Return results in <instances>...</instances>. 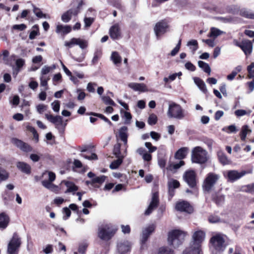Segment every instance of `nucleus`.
Here are the masks:
<instances>
[{
    "label": "nucleus",
    "instance_id": "f257e3e1",
    "mask_svg": "<svg viewBox=\"0 0 254 254\" xmlns=\"http://www.w3.org/2000/svg\"><path fill=\"white\" fill-rule=\"evenodd\" d=\"M205 233L202 230H198L192 235L193 244L192 246L187 249L184 254H202L201 252V244L204 240Z\"/></svg>",
    "mask_w": 254,
    "mask_h": 254
},
{
    "label": "nucleus",
    "instance_id": "f03ea898",
    "mask_svg": "<svg viewBox=\"0 0 254 254\" xmlns=\"http://www.w3.org/2000/svg\"><path fill=\"white\" fill-rule=\"evenodd\" d=\"M210 242L212 254H220L226 248L223 235L221 234L214 235Z\"/></svg>",
    "mask_w": 254,
    "mask_h": 254
},
{
    "label": "nucleus",
    "instance_id": "7ed1b4c3",
    "mask_svg": "<svg viewBox=\"0 0 254 254\" xmlns=\"http://www.w3.org/2000/svg\"><path fill=\"white\" fill-rule=\"evenodd\" d=\"M186 234L185 232L179 230L171 231L168 233V243L174 248H177L182 243Z\"/></svg>",
    "mask_w": 254,
    "mask_h": 254
},
{
    "label": "nucleus",
    "instance_id": "20e7f679",
    "mask_svg": "<svg viewBox=\"0 0 254 254\" xmlns=\"http://www.w3.org/2000/svg\"><path fill=\"white\" fill-rule=\"evenodd\" d=\"M116 229L110 224H103L99 227L98 236L103 241H108L114 236Z\"/></svg>",
    "mask_w": 254,
    "mask_h": 254
},
{
    "label": "nucleus",
    "instance_id": "39448f33",
    "mask_svg": "<svg viewBox=\"0 0 254 254\" xmlns=\"http://www.w3.org/2000/svg\"><path fill=\"white\" fill-rule=\"evenodd\" d=\"M207 151L200 146L194 147L191 152L192 162L198 164H204L207 161Z\"/></svg>",
    "mask_w": 254,
    "mask_h": 254
},
{
    "label": "nucleus",
    "instance_id": "423d86ee",
    "mask_svg": "<svg viewBox=\"0 0 254 254\" xmlns=\"http://www.w3.org/2000/svg\"><path fill=\"white\" fill-rule=\"evenodd\" d=\"M45 177H47L48 180H44L42 181L41 183L43 186L53 192L58 193L59 191L58 186L53 184V182H54L56 179L55 174L52 172L45 171L43 173L42 175V178H44Z\"/></svg>",
    "mask_w": 254,
    "mask_h": 254
},
{
    "label": "nucleus",
    "instance_id": "0eeeda50",
    "mask_svg": "<svg viewBox=\"0 0 254 254\" xmlns=\"http://www.w3.org/2000/svg\"><path fill=\"white\" fill-rule=\"evenodd\" d=\"M167 115L170 118L182 120L185 117L184 111L182 107L175 103L169 104Z\"/></svg>",
    "mask_w": 254,
    "mask_h": 254
},
{
    "label": "nucleus",
    "instance_id": "6e6552de",
    "mask_svg": "<svg viewBox=\"0 0 254 254\" xmlns=\"http://www.w3.org/2000/svg\"><path fill=\"white\" fill-rule=\"evenodd\" d=\"M220 175L214 173H209L204 179L202 188L204 191H210L220 179Z\"/></svg>",
    "mask_w": 254,
    "mask_h": 254
},
{
    "label": "nucleus",
    "instance_id": "1a4fd4ad",
    "mask_svg": "<svg viewBox=\"0 0 254 254\" xmlns=\"http://www.w3.org/2000/svg\"><path fill=\"white\" fill-rule=\"evenodd\" d=\"M251 173L252 171L248 172L246 171H242L241 172H238L237 170H229L224 172L223 174L224 177L228 180V181L234 182L241 178L246 174Z\"/></svg>",
    "mask_w": 254,
    "mask_h": 254
},
{
    "label": "nucleus",
    "instance_id": "9d476101",
    "mask_svg": "<svg viewBox=\"0 0 254 254\" xmlns=\"http://www.w3.org/2000/svg\"><path fill=\"white\" fill-rule=\"evenodd\" d=\"M21 245L20 238L16 234H14L12 238L8 243V254H18V249Z\"/></svg>",
    "mask_w": 254,
    "mask_h": 254
},
{
    "label": "nucleus",
    "instance_id": "9b49d317",
    "mask_svg": "<svg viewBox=\"0 0 254 254\" xmlns=\"http://www.w3.org/2000/svg\"><path fill=\"white\" fill-rule=\"evenodd\" d=\"M81 6V3H79L76 7L72 8L64 12L62 16V20L64 23L68 22L72 16H76L79 12V9Z\"/></svg>",
    "mask_w": 254,
    "mask_h": 254
},
{
    "label": "nucleus",
    "instance_id": "f8f14e48",
    "mask_svg": "<svg viewBox=\"0 0 254 254\" xmlns=\"http://www.w3.org/2000/svg\"><path fill=\"white\" fill-rule=\"evenodd\" d=\"M183 178L188 185L192 188L196 185V174L193 170H188L185 172L183 175Z\"/></svg>",
    "mask_w": 254,
    "mask_h": 254
},
{
    "label": "nucleus",
    "instance_id": "ddd939ff",
    "mask_svg": "<svg viewBox=\"0 0 254 254\" xmlns=\"http://www.w3.org/2000/svg\"><path fill=\"white\" fill-rule=\"evenodd\" d=\"M74 45H78L81 49H84L88 46V42L80 38H73L70 41L64 42V46L69 48Z\"/></svg>",
    "mask_w": 254,
    "mask_h": 254
},
{
    "label": "nucleus",
    "instance_id": "4468645a",
    "mask_svg": "<svg viewBox=\"0 0 254 254\" xmlns=\"http://www.w3.org/2000/svg\"><path fill=\"white\" fill-rule=\"evenodd\" d=\"M168 27L167 23L165 21H161L156 23L154 30L157 38L158 39L161 35L165 33Z\"/></svg>",
    "mask_w": 254,
    "mask_h": 254
},
{
    "label": "nucleus",
    "instance_id": "2eb2a0df",
    "mask_svg": "<svg viewBox=\"0 0 254 254\" xmlns=\"http://www.w3.org/2000/svg\"><path fill=\"white\" fill-rule=\"evenodd\" d=\"M238 12H239L240 15L242 17L248 19H254V12L250 9L246 8L239 9L238 7L234 6V11H232V12L234 14H236Z\"/></svg>",
    "mask_w": 254,
    "mask_h": 254
},
{
    "label": "nucleus",
    "instance_id": "dca6fc26",
    "mask_svg": "<svg viewBox=\"0 0 254 254\" xmlns=\"http://www.w3.org/2000/svg\"><path fill=\"white\" fill-rule=\"evenodd\" d=\"M11 142L24 152H28L32 150V147H31L29 144L16 138H12L11 139Z\"/></svg>",
    "mask_w": 254,
    "mask_h": 254
},
{
    "label": "nucleus",
    "instance_id": "f3484780",
    "mask_svg": "<svg viewBox=\"0 0 254 254\" xmlns=\"http://www.w3.org/2000/svg\"><path fill=\"white\" fill-rule=\"evenodd\" d=\"M159 199L158 193H153L152 196L151 201L147 209L145 211L144 214L146 215H148L151 214L153 210L157 207Z\"/></svg>",
    "mask_w": 254,
    "mask_h": 254
},
{
    "label": "nucleus",
    "instance_id": "a211bd4d",
    "mask_svg": "<svg viewBox=\"0 0 254 254\" xmlns=\"http://www.w3.org/2000/svg\"><path fill=\"white\" fill-rule=\"evenodd\" d=\"M176 209L180 211H184L190 213L193 211L191 206L187 201H182L176 203Z\"/></svg>",
    "mask_w": 254,
    "mask_h": 254
},
{
    "label": "nucleus",
    "instance_id": "6ab92c4d",
    "mask_svg": "<svg viewBox=\"0 0 254 254\" xmlns=\"http://www.w3.org/2000/svg\"><path fill=\"white\" fill-rule=\"evenodd\" d=\"M155 228V226L154 224H151L143 229L141 238V242L142 244L146 242L150 235L154 231Z\"/></svg>",
    "mask_w": 254,
    "mask_h": 254
},
{
    "label": "nucleus",
    "instance_id": "aec40b11",
    "mask_svg": "<svg viewBox=\"0 0 254 254\" xmlns=\"http://www.w3.org/2000/svg\"><path fill=\"white\" fill-rule=\"evenodd\" d=\"M110 36L113 40H117L121 37V33L120 25L118 23L115 24L110 29Z\"/></svg>",
    "mask_w": 254,
    "mask_h": 254
},
{
    "label": "nucleus",
    "instance_id": "412c9836",
    "mask_svg": "<svg viewBox=\"0 0 254 254\" xmlns=\"http://www.w3.org/2000/svg\"><path fill=\"white\" fill-rule=\"evenodd\" d=\"M128 86L135 91L140 92H145L148 91V89L146 84L141 83L131 82L128 83Z\"/></svg>",
    "mask_w": 254,
    "mask_h": 254
},
{
    "label": "nucleus",
    "instance_id": "4be33fe9",
    "mask_svg": "<svg viewBox=\"0 0 254 254\" xmlns=\"http://www.w3.org/2000/svg\"><path fill=\"white\" fill-rule=\"evenodd\" d=\"M241 49L246 56L250 55L253 51L252 42L249 40H243Z\"/></svg>",
    "mask_w": 254,
    "mask_h": 254
},
{
    "label": "nucleus",
    "instance_id": "5701e85b",
    "mask_svg": "<svg viewBox=\"0 0 254 254\" xmlns=\"http://www.w3.org/2000/svg\"><path fill=\"white\" fill-rule=\"evenodd\" d=\"M130 248L129 242L125 241L119 243L118 245V253L117 254H125L127 253Z\"/></svg>",
    "mask_w": 254,
    "mask_h": 254
},
{
    "label": "nucleus",
    "instance_id": "b1692460",
    "mask_svg": "<svg viewBox=\"0 0 254 254\" xmlns=\"http://www.w3.org/2000/svg\"><path fill=\"white\" fill-rule=\"evenodd\" d=\"M71 31V27L69 25H64L58 23L56 26V32L58 34H67Z\"/></svg>",
    "mask_w": 254,
    "mask_h": 254
},
{
    "label": "nucleus",
    "instance_id": "393cba45",
    "mask_svg": "<svg viewBox=\"0 0 254 254\" xmlns=\"http://www.w3.org/2000/svg\"><path fill=\"white\" fill-rule=\"evenodd\" d=\"M17 168L22 173L26 174H30L31 173V166L24 162H18L16 163Z\"/></svg>",
    "mask_w": 254,
    "mask_h": 254
},
{
    "label": "nucleus",
    "instance_id": "a878e982",
    "mask_svg": "<svg viewBox=\"0 0 254 254\" xmlns=\"http://www.w3.org/2000/svg\"><path fill=\"white\" fill-rule=\"evenodd\" d=\"M127 128L126 127H122L119 132V136L121 140L123 141L124 145L126 146V149H127Z\"/></svg>",
    "mask_w": 254,
    "mask_h": 254
},
{
    "label": "nucleus",
    "instance_id": "bb28decb",
    "mask_svg": "<svg viewBox=\"0 0 254 254\" xmlns=\"http://www.w3.org/2000/svg\"><path fill=\"white\" fill-rule=\"evenodd\" d=\"M45 117L49 121L54 124L56 126L62 125L63 124V118L60 116H53L52 115L46 114Z\"/></svg>",
    "mask_w": 254,
    "mask_h": 254
},
{
    "label": "nucleus",
    "instance_id": "cd10ccee",
    "mask_svg": "<svg viewBox=\"0 0 254 254\" xmlns=\"http://www.w3.org/2000/svg\"><path fill=\"white\" fill-rule=\"evenodd\" d=\"M61 184H64L67 188L65 191V193L71 192L74 194L75 192L78 190V187L71 182L63 181Z\"/></svg>",
    "mask_w": 254,
    "mask_h": 254
},
{
    "label": "nucleus",
    "instance_id": "c85d7f7f",
    "mask_svg": "<svg viewBox=\"0 0 254 254\" xmlns=\"http://www.w3.org/2000/svg\"><path fill=\"white\" fill-rule=\"evenodd\" d=\"M193 80L199 89L204 94L207 93V89L204 81L198 77H194Z\"/></svg>",
    "mask_w": 254,
    "mask_h": 254
},
{
    "label": "nucleus",
    "instance_id": "c756f323",
    "mask_svg": "<svg viewBox=\"0 0 254 254\" xmlns=\"http://www.w3.org/2000/svg\"><path fill=\"white\" fill-rule=\"evenodd\" d=\"M188 151L187 147H182L179 149L175 154V158L177 159L182 160L186 157Z\"/></svg>",
    "mask_w": 254,
    "mask_h": 254
},
{
    "label": "nucleus",
    "instance_id": "7c9ffc66",
    "mask_svg": "<svg viewBox=\"0 0 254 254\" xmlns=\"http://www.w3.org/2000/svg\"><path fill=\"white\" fill-rule=\"evenodd\" d=\"M252 132V130L249 128V127L248 125L243 126L242 128L241 131L240 132V136L241 139L242 141H245L247 135Z\"/></svg>",
    "mask_w": 254,
    "mask_h": 254
},
{
    "label": "nucleus",
    "instance_id": "2f4dec72",
    "mask_svg": "<svg viewBox=\"0 0 254 254\" xmlns=\"http://www.w3.org/2000/svg\"><path fill=\"white\" fill-rule=\"evenodd\" d=\"M184 165L185 162L184 161L180 160L178 163H170L167 167V169L169 171H171L172 172L174 173L178 169H179L181 167L184 166Z\"/></svg>",
    "mask_w": 254,
    "mask_h": 254
},
{
    "label": "nucleus",
    "instance_id": "473e14b6",
    "mask_svg": "<svg viewBox=\"0 0 254 254\" xmlns=\"http://www.w3.org/2000/svg\"><path fill=\"white\" fill-rule=\"evenodd\" d=\"M124 154L122 157H117L118 159L111 163L110 165V168L111 169H116L121 165L123 158L127 155V149H125Z\"/></svg>",
    "mask_w": 254,
    "mask_h": 254
},
{
    "label": "nucleus",
    "instance_id": "72a5a7b5",
    "mask_svg": "<svg viewBox=\"0 0 254 254\" xmlns=\"http://www.w3.org/2000/svg\"><path fill=\"white\" fill-rule=\"evenodd\" d=\"M9 223V217L4 213L0 214V228L5 229Z\"/></svg>",
    "mask_w": 254,
    "mask_h": 254
},
{
    "label": "nucleus",
    "instance_id": "f704fd0d",
    "mask_svg": "<svg viewBox=\"0 0 254 254\" xmlns=\"http://www.w3.org/2000/svg\"><path fill=\"white\" fill-rule=\"evenodd\" d=\"M224 33H225V32H223V31H221L220 29L215 27H212L210 29V31L208 36L209 37L216 38L218 36Z\"/></svg>",
    "mask_w": 254,
    "mask_h": 254
},
{
    "label": "nucleus",
    "instance_id": "c9c22d12",
    "mask_svg": "<svg viewBox=\"0 0 254 254\" xmlns=\"http://www.w3.org/2000/svg\"><path fill=\"white\" fill-rule=\"evenodd\" d=\"M198 65L204 72L207 73L209 75L210 74L211 69L208 64L203 61H199L198 62Z\"/></svg>",
    "mask_w": 254,
    "mask_h": 254
},
{
    "label": "nucleus",
    "instance_id": "e433bc0d",
    "mask_svg": "<svg viewBox=\"0 0 254 254\" xmlns=\"http://www.w3.org/2000/svg\"><path fill=\"white\" fill-rule=\"evenodd\" d=\"M217 155L219 161L223 165H226L229 163V160L223 152L221 151H219L217 153Z\"/></svg>",
    "mask_w": 254,
    "mask_h": 254
},
{
    "label": "nucleus",
    "instance_id": "4c0bfd02",
    "mask_svg": "<svg viewBox=\"0 0 254 254\" xmlns=\"http://www.w3.org/2000/svg\"><path fill=\"white\" fill-rule=\"evenodd\" d=\"M111 59L115 64L121 63L122 61L121 57L117 52H113L112 53Z\"/></svg>",
    "mask_w": 254,
    "mask_h": 254
},
{
    "label": "nucleus",
    "instance_id": "58836bf2",
    "mask_svg": "<svg viewBox=\"0 0 254 254\" xmlns=\"http://www.w3.org/2000/svg\"><path fill=\"white\" fill-rule=\"evenodd\" d=\"M88 246V243L87 241L81 242L79 245L78 252L81 254H85Z\"/></svg>",
    "mask_w": 254,
    "mask_h": 254
},
{
    "label": "nucleus",
    "instance_id": "ea45409f",
    "mask_svg": "<svg viewBox=\"0 0 254 254\" xmlns=\"http://www.w3.org/2000/svg\"><path fill=\"white\" fill-rule=\"evenodd\" d=\"M158 254H174V251L167 247H162L159 249Z\"/></svg>",
    "mask_w": 254,
    "mask_h": 254
},
{
    "label": "nucleus",
    "instance_id": "a19ab883",
    "mask_svg": "<svg viewBox=\"0 0 254 254\" xmlns=\"http://www.w3.org/2000/svg\"><path fill=\"white\" fill-rule=\"evenodd\" d=\"M213 200L217 205H222L224 202L225 196L220 194H216Z\"/></svg>",
    "mask_w": 254,
    "mask_h": 254
},
{
    "label": "nucleus",
    "instance_id": "79ce46f5",
    "mask_svg": "<svg viewBox=\"0 0 254 254\" xmlns=\"http://www.w3.org/2000/svg\"><path fill=\"white\" fill-rule=\"evenodd\" d=\"M168 186L169 188L175 189L179 187L180 183L177 180L171 179L168 181Z\"/></svg>",
    "mask_w": 254,
    "mask_h": 254
},
{
    "label": "nucleus",
    "instance_id": "37998d69",
    "mask_svg": "<svg viewBox=\"0 0 254 254\" xmlns=\"http://www.w3.org/2000/svg\"><path fill=\"white\" fill-rule=\"evenodd\" d=\"M113 153L116 157H122L123 155L121 154V144L117 143L115 145L113 150Z\"/></svg>",
    "mask_w": 254,
    "mask_h": 254
},
{
    "label": "nucleus",
    "instance_id": "c03bdc74",
    "mask_svg": "<svg viewBox=\"0 0 254 254\" xmlns=\"http://www.w3.org/2000/svg\"><path fill=\"white\" fill-rule=\"evenodd\" d=\"M208 221L211 223H216L222 222L221 219L216 215H211L208 217Z\"/></svg>",
    "mask_w": 254,
    "mask_h": 254
},
{
    "label": "nucleus",
    "instance_id": "a18cd8bd",
    "mask_svg": "<svg viewBox=\"0 0 254 254\" xmlns=\"http://www.w3.org/2000/svg\"><path fill=\"white\" fill-rule=\"evenodd\" d=\"M197 42L196 40H191L187 44V46L190 47V48L192 49L193 52H195L197 49Z\"/></svg>",
    "mask_w": 254,
    "mask_h": 254
},
{
    "label": "nucleus",
    "instance_id": "49530a36",
    "mask_svg": "<svg viewBox=\"0 0 254 254\" xmlns=\"http://www.w3.org/2000/svg\"><path fill=\"white\" fill-rule=\"evenodd\" d=\"M248 76L250 78L254 77V62L252 63L247 67Z\"/></svg>",
    "mask_w": 254,
    "mask_h": 254
},
{
    "label": "nucleus",
    "instance_id": "de8ad7c7",
    "mask_svg": "<svg viewBox=\"0 0 254 254\" xmlns=\"http://www.w3.org/2000/svg\"><path fill=\"white\" fill-rule=\"evenodd\" d=\"M101 99L104 103L106 105L115 106L116 104L114 101L108 96H103L101 97Z\"/></svg>",
    "mask_w": 254,
    "mask_h": 254
},
{
    "label": "nucleus",
    "instance_id": "09e8293b",
    "mask_svg": "<svg viewBox=\"0 0 254 254\" xmlns=\"http://www.w3.org/2000/svg\"><path fill=\"white\" fill-rule=\"evenodd\" d=\"M203 7L210 11H215L216 10V7L212 3H204L203 4Z\"/></svg>",
    "mask_w": 254,
    "mask_h": 254
},
{
    "label": "nucleus",
    "instance_id": "8fccbe9b",
    "mask_svg": "<svg viewBox=\"0 0 254 254\" xmlns=\"http://www.w3.org/2000/svg\"><path fill=\"white\" fill-rule=\"evenodd\" d=\"M106 177L102 175L99 177H96L93 178L92 180L93 183H98V184H102L105 182Z\"/></svg>",
    "mask_w": 254,
    "mask_h": 254
},
{
    "label": "nucleus",
    "instance_id": "3c124183",
    "mask_svg": "<svg viewBox=\"0 0 254 254\" xmlns=\"http://www.w3.org/2000/svg\"><path fill=\"white\" fill-rule=\"evenodd\" d=\"M157 117L156 115L154 114H152L149 116L148 118V123L150 125H154L156 124V123H157Z\"/></svg>",
    "mask_w": 254,
    "mask_h": 254
},
{
    "label": "nucleus",
    "instance_id": "603ef678",
    "mask_svg": "<svg viewBox=\"0 0 254 254\" xmlns=\"http://www.w3.org/2000/svg\"><path fill=\"white\" fill-rule=\"evenodd\" d=\"M52 108L53 111L55 112H59L60 108V101L55 100L51 104Z\"/></svg>",
    "mask_w": 254,
    "mask_h": 254
},
{
    "label": "nucleus",
    "instance_id": "864d4df0",
    "mask_svg": "<svg viewBox=\"0 0 254 254\" xmlns=\"http://www.w3.org/2000/svg\"><path fill=\"white\" fill-rule=\"evenodd\" d=\"M81 156L83 158L87 159L88 160H97V156L96 154L92 153L89 155L81 154Z\"/></svg>",
    "mask_w": 254,
    "mask_h": 254
},
{
    "label": "nucleus",
    "instance_id": "5fc2aeb1",
    "mask_svg": "<svg viewBox=\"0 0 254 254\" xmlns=\"http://www.w3.org/2000/svg\"><path fill=\"white\" fill-rule=\"evenodd\" d=\"M181 45V40L180 39L177 45L174 49L171 52L170 55L172 56H175L179 51Z\"/></svg>",
    "mask_w": 254,
    "mask_h": 254
},
{
    "label": "nucleus",
    "instance_id": "6e6d98bb",
    "mask_svg": "<svg viewBox=\"0 0 254 254\" xmlns=\"http://www.w3.org/2000/svg\"><path fill=\"white\" fill-rule=\"evenodd\" d=\"M145 146L148 149V152L150 153L155 152L157 150V147L152 145L151 143L146 142L145 143Z\"/></svg>",
    "mask_w": 254,
    "mask_h": 254
},
{
    "label": "nucleus",
    "instance_id": "4d7b16f0",
    "mask_svg": "<svg viewBox=\"0 0 254 254\" xmlns=\"http://www.w3.org/2000/svg\"><path fill=\"white\" fill-rule=\"evenodd\" d=\"M9 54V52L7 50H3L2 53V55L3 56V60L6 64L11 65V64L9 62L8 60V57Z\"/></svg>",
    "mask_w": 254,
    "mask_h": 254
},
{
    "label": "nucleus",
    "instance_id": "13d9d810",
    "mask_svg": "<svg viewBox=\"0 0 254 254\" xmlns=\"http://www.w3.org/2000/svg\"><path fill=\"white\" fill-rule=\"evenodd\" d=\"M8 178L7 173L1 167H0V182L5 180Z\"/></svg>",
    "mask_w": 254,
    "mask_h": 254
},
{
    "label": "nucleus",
    "instance_id": "bf43d9fd",
    "mask_svg": "<svg viewBox=\"0 0 254 254\" xmlns=\"http://www.w3.org/2000/svg\"><path fill=\"white\" fill-rule=\"evenodd\" d=\"M55 68V66L54 65L53 67L48 66L47 65L44 66L41 70V74L42 75L44 76V75L48 74L50 72V71Z\"/></svg>",
    "mask_w": 254,
    "mask_h": 254
},
{
    "label": "nucleus",
    "instance_id": "052dcab7",
    "mask_svg": "<svg viewBox=\"0 0 254 254\" xmlns=\"http://www.w3.org/2000/svg\"><path fill=\"white\" fill-rule=\"evenodd\" d=\"M101 52L100 51L97 50L94 53L93 58L92 60V63L93 64L97 63L99 59L101 57Z\"/></svg>",
    "mask_w": 254,
    "mask_h": 254
},
{
    "label": "nucleus",
    "instance_id": "680f3d73",
    "mask_svg": "<svg viewBox=\"0 0 254 254\" xmlns=\"http://www.w3.org/2000/svg\"><path fill=\"white\" fill-rule=\"evenodd\" d=\"M223 130L226 131L229 133L236 132L237 131L235 125H230L226 128H224Z\"/></svg>",
    "mask_w": 254,
    "mask_h": 254
},
{
    "label": "nucleus",
    "instance_id": "e2e57ef3",
    "mask_svg": "<svg viewBox=\"0 0 254 254\" xmlns=\"http://www.w3.org/2000/svg\"><path fill=\"white\" fill-rule=\"evenodd\" d=\"M33 12L39 18H43V14L42 11L39 8L33 6Z\"/></svg>",
    "mask_w": 254,
    "mask_h": 254
},
{
    "label": "nucleus",
    "instance_id": "0e129e2a",
    "mask_svg": "<svg viewBox=\"0 0 254 254\" xmlns=\"http://www.w3.org/2000/svg\"><path fill=\"white\" fill-rule=\"evenodd\" d=\"M50 79L49 77L42 75L40 77V84L42 86H47L48 81Z\"/></svg>",
    "mask_w": 254,
    "mask_h": 254
},
{
    "label": "nucleus",
    "instance_id": "69168bd1",
    "mask_svg": "<svg viewBox=\"0 0 254 254\" xmlns=\"http://www.w3.org/2000/svg\"><path fill=\"white\" fill-rule=\"evenodd\" d=\"M94 19L91 17H85L84 19V24L85 27H88L91 26L93 22Z\"/></svg>",
    "mask_w": 254,
    "mask_h": 254
},
{
    "label": "nucleus",
    "instance_id": "338daca9",
    "mask_svg": "<svg viewBox=\"0 0 254 254\" xmlns=\"http://www.w3.org/2000/svg\"><path fill=\"white\" fill-rule=\"evenodd\" d=\"M33 28H36V30L33 29L30 32V35H29V39H30L31 40L34 39L38 34L37 26L35 25V26H33Z\"/></svg>",
    "mask_w": 254,
    "mask_h": 254
},
{
    "label": "nucleus",
    "instance_id": "774afa93",
    "mask_svg": "<svg viewBox=\"0 0 254 254\" xmlns=\"http://www.w3.org/2000/svg\"><path fill=\"white\" fill-rule=\"evenodd\" d=\"M185 66L187 69L190 71H193L195 70V66L190 62L186 63Z\"/></svg>",
    "mask_w": 254,
    "mask_h": 254
}]
</instances>
